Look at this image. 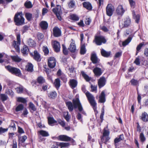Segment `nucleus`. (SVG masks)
Returning <instances> with one entry per match:
<instances>
[{
    "label": "nucleus",
    "mask_w": 148,
    "mask_h": 148,
    "mask_svg": "<svg viewBox=\"0 0 148 148\" xmlns=\"http://www.w3.org/2000/svg\"><path fill=\"white\" fill-rule=\"evenodd\" d=\"M73 105L71 101H67L66 103L70 112L72 111L74 108L76 109L78 108L79 112H81L83 114H86L85 112L83 110V107L78 98H77L75 99H73Z\"/></svg>",
    "instance_id": "1"
},
{
    "label": "nucleus",
    "mask_w": 148,
    "mask_h": 148,
    "mask_svg": "<svg viewBox=\"0 0 148 148\" xmlns=\"http://www.w3.org/2000/svg\"><path fill=\"white\" fill-rule=\"evenodd\" d=\"M15 24L17 26L22 25L25 24V18L22 12H17L14 17Z\"/></svg>",
    "instance_id": "2"
},
{
    "label": "nucleus",
    "mask_w": 148,
    "mask_h": 148,
    "mask_svg": "<svg viewBox=\"0 0 148 148\" xmlns=\"http://www.w3.org/2000/svg\"><path fill=\"white\" fill-rule=\"evenodd\" d=\"M85 94L89 103L92 107L95 112H97V103L93 96L88 91L85 92Z\"/></svg>",
    "instance_id": "3"
},
{
    "label": "nucleus",
    "mask_w": 148,
    "mask_h": 148,
    "mask_svg": "<svg viewBox=\"0 0 148 148\" xmlns=\"http://www.w3.org/2000/svg\"><path fill=\"white\" fill-rule=\"evenodd\" d=\"M5 68L12 74H15L19 77L21 76V73L20 70L18 69L13 67L10 65L5 66Z\"/></svg>",
    "instance_id": "4"
},
{
    "label": "nucleus",
    "mask_w": 148,
    "mask_h": 148,
    "mask_svg": "<svg viewBox=\"0 0 148 148\" xmlns=\"http://www.w3.org/2000/svg\"><path fill=\"white\" fill-rule=\"evenodd\" d=\"M93 41L95 42L97 45H100L102 43H105L106 42V40L103 36H96Z\"/></svg>",
    "instance_id": "5"
},
{
    "label": "nucleus",
    "mask_w": 148,
    "mask_h": 148,
    "mask_svg": "<svg viewBox=\"0 0 148 148\" xmlns=\"http://www.w3.org/2000/svg\"><path fill=\"white\" fill-rule=\"evenodd\" d=\"M131 24L130 18L129 16H127L124 19L123 23L120 24L119 26L121 28L127 27L130 26Z\"/></svg>",
    "instance_id": "6"
},
{
    "label": "nucleus",
    "mask_w": 148,
    "mask_h": 148,
    "mask_svg": "<svg viewBox=\"0 0 148 148\" xmlns=\"http://www.w3.org/2000/svg\"><path fill=\"white\" fill-rule=\"evenodd\" d=\"M17 41H14L13 45L16 49L17 51L19 52L20 49L19 46L21 44L20 35V34H18L17 36Z\"/></svg>",
    "instance_id": "7"
},
{
    "label": "nucleus",
    "mask_w": 148,
    "mask_h": 148,
    "mask_svg": "<svg viewBox=\"0 0 148 148\" xmlns=\"http://www.w3.org/2000/svg\"><path fill=\"white\" fill-rule=\"evenodd\" d=\"M56 61L54 57L50 58L48 60V65L50 68L55 67L56 65Z\"/></svg>",
    "instance_id": "8"
},
{
    "label": "nucleus",
    "mask_w": 148,
    "mask_h": 148,
    "mask_svg": "<svg viewBox=\"0 0 148 148\" xmlns=\"http://www.w3.org/2000/svg\"><path fill=\"white\" fill-rule=\"evenodd\" d=\"M109 134L110 132L107 127L106 128H104L103 129V136L101 138V140H102L103 137H105L106 138V141L110 139L109 137Z\"/></svg>",
    "instance_id": "9"
},
{
    "label": "nucleus",
    "mask_w": 148,
    "mask_h": 148,
    "mask_svg": "<svg viewBox=\"0 0 148 148\" xmlns=\"http://www.w3.org/2000/svg\"><path fill=\"white\" fill-rule=\"evenodd\" d=\"M106 80L104 77H101L98 81V84L99 88L103 87L106 84Z\"/></svg>",
    "instance_id": "10"
},
{
    "label": "nucleus",
    "mask_w": 148,
    "mask_h": 148,
    "mask_svg": "<svg viewBox=\"0 0 148 148\" xmlns=\"http://www.w3.org/2000/svg\"><path fill=\"white\" fill-rule=\"evenodd\" d=\"M53 35L56 37H58L61 35V31L57 27H55L53 29Z\"/></svg>",
    "instance_id": "11"
},
{
    "label": "nucleus",
    "mask_w": 148,
    "mask_h": 148,
    "mask_svg": "<svg viewBox=\"0 0 148 148\" xmlns=\"http://www.w3.org/2000/svg\"><path fill=\"white\" fill-rule=\"evenodd\" d=\"M30 54L32 55L34 59L37 61H39L41 60V58L40 55L36 51H34V54L31 53Z\"/></svg>",
    "instance_id": "12"
},
{
    "label": "nucleus",
    "mask_w": 148,
    "mask_h": 148,
    "mask_svg": "<svg viewBox=\"0 0 148 148\" xmlns=\"http://www.w3.org/2000/svg\"><path fill=\"white\" fill-rule=\"evenodd\" d=\"M53 48L56 52H58L60 51V46L59 42L57 41H54L53 42Z\"/></svg>",
    "instance_id": "13"
},
{
    "label": "nucleus",
    "mask_w": 148,
    "mask_h": 148,
    "mask_svg": "<svg viewBox=\"0 0 148 148\" xmlns=\"http://www.w3.org/2000/svg\"><path fill=\"white\" fill-rule=\"evenodd\" d=\"M98 102L100 103H104L106 101L105 94L104 91H103L99 96Z\"/></svg>",
    "instance_id": "14"
},
{
    "label": "nucleus",
    "mask_w": 148,
    "mask_h": 148,
    "mask_svg": "<svg viewBox=\"0 0 148 148\" xmlns=\"http://www.w3.org/2000/svg\"><path fill=\"white\" fill-rule=\"evenodd\" d=\"M93 71L96 76H99L102 73L101 69L100 68L98 67H96L94 68L93 70Z\"/></svg>",
    "instance_id": "15"
},
{
    "label": "nucleus",
    "mask_w": 148,
    "mask_h": 148,
    "mask_svg": "<svg viewBox=\"0 0 148 148\" xmlns=\"http://www.w3.org/2000/svg\"><path fill=\"white\" fill-rule=\"evenodd\" d=\"M59 138L60 140L64 141H67L71 140L70 137L64 135L59 136Z\"/></svg>",
    "instance_id": "16"
},
{
    "label": "nucleus",
    "mask_w": 148,
    "mask_h": 148,
    "mask_svg": "<svg viewBox=\"0 0 148 148\" xmlns=\"http://www.w3.org/2000/svg\"><path fill=\"white\" fill-rule=\"evenodd\" d=\"M72 40V42L70 44L69 49L71 52H74L76 50V46L74 42Z\"/></svg>",
    "instance_id": "17"
},
{
    "label": "nucleus",
    "mask_w": 148,
    "mask_h": 148,
    "mask_svg": "<svg viewBox=\"0 0 148 148\" xmlns=\"http://www.w3.org/2000/svg\"><path fill=\"white\" fill-rule=\"evenodd\" d=\"M82 5L83 7L86 9H92V5L89 2H84L83 3Z\"/></svg>",
    "instance_id": "18"
},
{
    "label": "nucleus",
    "mask_w": 148,
    "mask_h": 148,
    "mask_svg": "<svg viewBox=\"0 0 148 148\" xmlns=\"http://www.w3.org/2000/svg\"><path fill=\"white\" fill-rule=\"evenodd\" d=\"M132 15L133 18L135 20L136 23H138L140 19V15L138 14H136L134 11L132 12Z\"/></svg>",
    "instance_id": "19"
},
{
    "label": "nucleus",
    "mask_w": 148,
    "mask_h": 148,
    "mask_svg": "<svg viewBox=\"0 0 148 148\" xmlns=\"http://www.w3.org/2000/svg\"><path fill=\"white\" fill-rule=\"evenodd\" d=\"M69 84L71 87L72 89H73L77 86V82L75 79H71L69 82Z\"/></svg>",
    "instance_id": "20"
},
{
    "label": "nucleus",
    "mask_w": 148,
    "mask_h": 148,
    "mask_svg": "<svg viewBox=\"0 0 148 148\" xmlns=\"http://www.w3.org/2000/svg\"><path fill=\"white\" fill-rule=\"evenodd\" d=\"M101 52L102 56L105 57H108L111 53L110 51H107L103 49L101 50Z\"/></svg>",
    "instance_id": "21"
},
{
    "label": "nucleus",
    "mask_w": 148,
    "mask_h": 148,
    "mask_svg": "<svg viewBox=\"0 0 148 148\" xmlns=\"http://www.w3.org/2000/svg\"><path fill=\"white\" fill-rule=\"evenodd\" d=\"M61 10H53L54 13L56 15L58 19L60 21L61 20L62 18L60 15L62 12L60 11Z\"/></svg>",
    "instance_id": "22"
},
{
    "label": "nucleus",
    "mask_w": 148,
    "mask_h": 148,
    "mask_svg": "<svg viewBox=\"0 0 148 148\" xmlns=\"http://www.w3.org/2000/svg\"><path fill=\"white\" fill-rule=\"evenodd\" d=\"M91 59L93 63L95 64L98 62V59L95 54L93 53L92 54L91 56Z\"/></svg>",
    "instance_id": "23"
},
{
    "label": "nucleus",
    "mask_w": 148,
    "mask_h": 148,
    "mask_svg": "<svg viewBox=\"0 0 148 148\" xmlns=\"http://www.w3.org/2000/svg\"><path fill=\"white\" fill-rule=\"evenodd\" d=\"M41 27L43 29H46L48 27V24L45 21H42L40 23Z\"/></svg>",
    "instance_id": "24"
},
{
    "label": "nucleus",
    "mask_w": 148,
    "mask_h": 148,
    "mask_svg": "<svg viewBox=\"0 0 148 148\" xmlns=\"http://www.w3.org/2000/svg\"><path fill=\"white\" fill-rule=\"evenodd\" d=\"M33 66L30 63H27L26 66V69L29 72H32L33 71Z\"/></svg>",
    "instance_id": "25"
},
{
    "label": "nucleus",
    "mask_w": 148,
    "mask_h": 148,
    "mask_svg": "<svg viewBox=\"0 0 148 148\" xmlns=\"http://www.w3.org/2000/svg\"><path fill=\"white\" fill-rule=\"evenodd\" d=\"M27 44L31 47H35L36 46V43L31 38H29L27 41Z\"/></svg>",
    "instance_id": "26"
},
{
    "label": "nucleus",
    "mask_w": 148,
    "mask_h": 148,
    "mask_svg": "<svg viewBox=\"0 0 148 148\" xmlns=\"http://www.w3.org/2000/svg\"><path fill=\"white\" fill-rule=\"evenodd\" d=\"M141 119L144 122H147L148 121V115L145 112L142 113L141 115Z\"/></svg>",
    "instance_id": "27"
},
{
    "label": "nucleus",
    "mask_w": 148,
    "mask_h": 148,
    "mask_svg": "<svg viewBox=\"0 0 148 148\" xmlns=\"http://www.w3.org/2000/svg\"><path fill=\"white\" fill-rule=\"evenodd\" d=\"M11 58L12 60L16 62H19L22 60V59L17 55L12 56Z\"/></svg>",
    "instance_id": "28"
},
{
    "label": "nucleus",
    "mask_w": 148,
    "mask_h": 148,
    "mask_svg": "<svg viewBox=\"0 0 148 148\" xmlns=\"http://www.w3.org/2000/svg\"><path fill=\"white\" fill-rule=\"evenodd\" d=\"M124 139L123 135V134H121L120 135L119 137L116 138L114 140L115 143H117L121 140H123Z\"/></svg>",
    "instance_id": "29"
},
{
    "label": "nucleus",
    "mask_w": 148,
    "mask_h": 148,
    "mask_svg": "<svg viewBox=\"0 0 148 148\" xmlns=\"http://www.w3.org/2000/svg\"><path fill=\"white\" fill-rule=\"evenodd\" d=\"M38 133L42 136L44 137L48 136L49 135L47 131L44 130H40L38 132Z\"/></svg>",
    "instance_id": "30"
},
{
    "label": "nucleus",
    "mask_w": 148,
    "mask_h": 148,
    "mask_svg": "<svg viewBox=\"0 0 148 148\" xmlns=\"http://www.w3.org/2000/svg\"><path fill=\"white\" fill-rule=\"evenodd\" d=\"M81 73L82 76L86 81L88 82L91 80V77H89L84 71H82Z\"/></svg>",
    "instance_id": "31"
},
{
    "label": "nucleus",
    "mask_w": 148,
    "mask_h": 148,
    "mask_svg": "<svg viewBox=\"0 0 148 148\" xmlns=\"http://www.w3.org/2000/svg\"><path fill=\"white\" fill-rule=\"evenodd\" d=\"M24 5L27 8H30L33 7V5L31 2L29 1H27L25 2Z\"/></svg>",
    "instance_id": "32"
},
{
    "label": "nucleus",
    "mask_w": 148,
    "mask_h": 148,
    "mask_svg": "<svg viewBox=\"0 0 148 148\" xmlns=\"http://www.w3.org/2000/svg\"><path fill=\"white\" fill-rule=\"evenodd\" d=\"M25 16L26 19L28 21H31L33 17L32 14L29 13H26Z\"/></svg>",
    "instance_id": "33"
},
{
    "label": "nucleus",
    "mask_w": 148,
    "mask_h": 148,
    "mask_svg": "<svg viewBox=\"0 0 148 148\" xmlns=\"http://www.w3.org/2000/svg\"><path fill=\"white\" fill-rule=\"evenodd\" d=\"M16 92L18 93H23L24 90L23 86L21 85H19L16 88Z\"/></svg>",
    "instance_id": "34"
},
{
    "label": "nucleus",
    "mask_w": 148,
    "mask_h": 148,
    "mask_svg": "<svg viewBox=\"0 0 148 148\" xmlns=\"http://www.w3.org/2000/svg\"><path fill=\"white\" fill-rule=\"evenodd\" d=\"M29 51V49L27 47L26 45H24L21 51L23 54H28Z\"/></svg>",
    "instance_id": "35"
},
{
    "label": "nucleus",
    "mask_w": 148,
    "mask_h": 148,
    "mask_svg": "<svg viewBox=\"0 0 148 148\" xmlns=\"http://www.w3.org/2000/svg\"><path fill=\"white\" fill-rule=\"evenodd\" d=\"M131 84L132 85L134 86H138L139 82L138 81L134 79H132L130 82Z\"/></svg>",
    "instance_id": "36"
},
{
    "label": "nucleus",
    "mask_w": 148,
    "mask_h": 148,
    "mask_svg": "<svg viewBox=\"0 0 148 148\" xmlns=\"http://www.w3.org/2000/svg\"><path fill=\"white\" fill-rule=\"evenodd\" d=\"M55 86L56 88H58L60 86V80L59 79L57 78L55 79L54 83Z\"/></svg>",
    "instance_id": "37"
},
{
    "label": "nucleus",
    "mask_w": 148,
    "mask_h": 148,
    "mask_svg": "<svg viewBox=\"0 0 148 148\" xmlns=\"http://www.w3.org/2000/svg\"><path fill=\"white\" fill-rule=\"evenodd\" d=\"M71 19L74 21H78L79 18L78 16L76 15L73 14L70 16Z\"/></svg>",
    "instance_id": "38"
},
{
    "label": "nucleus",
    "mask_w": 148,
    "mask_h": 148,
    "mask_svg": "<svg viewBox=\"0 0 148 148\" xmlns=\"http://www.w3.org/2000/svg\"><path fill=\"white\" fill-rule=\"evenodd\" d=\"M68 4L69 7L70 8H73L75 5V1L73 0H70Z\"/></svg>",
    "instance_id": "39"
},
{
    "label": "nucleus",
    "mask_w": 148,
    "mask_h": 148,
    "mask_svg": "<svg viewBox=\"0 0 148 148\" xmlns=\"http://www.w3.org/2000/svg\"><path fill=\"white\" fill-rule=\"evenodd\" d=\"M48 123L49 125H51L52 124L57 122L53 117H50L48 118Z\"/></svg>",
    "instance_id": "40"
},
{
    "label": "nucleus",
    "mask_w": 148,
    "mask_h": 148,
    "mask_svg": "<svg viewBox=\"0 0 148 148\" xmlns=\"http://www.w3.org/2000/svg\"><path fill=\"white\" fill-rule=\"evenodd\" d=\"M56 96L57 93L55 91L50 92L49 95V97L52 99H54Z\"/></svg>",
    "instance_id": "41"
},
{
    "label": "nucleus",
    "mask_w": 148,
    "mask_h": 148,
    "mask_svg": "<svg viewBox=\"0 0 148 148\" xmlns=\"http://www.w3.org/2000/svg\"><path fill=\"white\" fill-rule=\"evenodd\" d=\"M132 39V38L130 37H129L127 40L123 42L122 45L123 46L127 45L131 41Z\"/></svg>",
    "instance_id": "42"
},
{
    "label": "nucleus",
    "mask_w": 148,
    "mask_h": 148,
    "mask_svg": "<svg viewBox=\"0 0 148 148\" xmlns=\"http://www.w3.org/2000/svg\"><path fill=\"white\" fill-rule=\"evenodd\" d=\"M143 45H144V42H142L139 44L137 46L136 48V55L137 54Z\"/></svg>",
    "instance_id": "43"
},
{
    "label": "nucleus",
    "mask_w": 148,
    "mask_h": 148,
    "mask_svg": "<svg viewBox=\"0 0 148 148\" xmlns=\"http://www.w3.org/2000/svg\"><path fill=\"white\" fill-rule=\"evenodd\" d=\"M86 52L85 46V44L82 45L80 49V53L81 54H84Z\"/></svg>",
    "instance_id": "44"
},
{
    "label": "nucleus",
    "mask_w": 148,
    "mask_h": 148,
    "mask_svg": "<svg viewBox=\"0 0 148 148\" xmlns=\"http://www.w3.org/2000/svg\"><path fill=\"white\" fill-rule=\"evenodd\" d=\"M23 108V106L22 104L18 105L16 108V111L17 112L22 110Z\"/></svg>",
    "instance_id": "45"
},
{
    "label": "nucleus",
    "mask_w": 148,
    "mask_h": 148,
    "mask_svg": "<svg viewBox=\"0 0 148 148\" xmlns=\"http://www.w3.org/2000/svg\"><path fill=\"white\" fill-rule=\"evenodd\" d=\"M17 101L18 102H21L23 103H25L26 102V99L23 98L19 97L17 98Z\"/></svg>",
    "instance_id": "46"
},
{
    "label": "nucleus",
    "mask_w": 148,
    "mask_h": 148,
    "mask_svg": "<svg viewBox=\"0 0 148 148\" xmlns=\"http://www.w3.org/2000/svg\"><path fill=\"white\" fill-rule=\"evenodd\" d=\"M117 14L119 16H122L124 13V10H116Z\"/></svg>",
    "instance_id": "47"
},
{
    "label": "nucleus",
    "mask_w": 148,
    "mask_h": 148,
    "mask_svg": "<svg viewBox=\"0 0 148 148\" xmlns=\"http://www.w3.org/2000/svg\"><path fill=\"white\" fill-rule=\"evenodd\" d=\"M27 139V137L26 136L24 135L22 137L19 138V140L20 142L21 143H24L26 139Z\"/></svg>",
    "instance_id": "48"
},
{
    "label": "nucleus",
    "mask_w": 148,
    "mask_h": 148,
    "mask_svg": "<svg viewBox=\"0 0 148 148\" xmlns=\"http://www.w3.org/2000/svg\"><path fill=\"white\" fill-rule=\"evenodd\" d=\"M29 108L32 110L33 111H35L36 110V108L35 106L32 103L30 102L29 103Z\"/></svg>",
    "instance_id": "49"
},
{
    "label": "nucleus",
    "mask_w": 148,
    "mask_h": 148,
    "mask_svg": "<svg viewBox=\"0 0 148 148\" xmlns=\"http://www.w3.org/2000/svg\"><path fill=\"white\" fill-rule=\"evenodd\" d=\"M61 148L66 147L68 146L69 145V144L67 143H61L59 144Z\"/></svg>",
    "instance_id": "50"
},
{
    "label": "nucleus",
    "mask_w": 148,
    "mask_h": 148,
    "mask_svg": "<svg viewBox=\"0 0 148 148\" xmlns=\"http://www.w3.org/2000/svg\"><path fill=\"white\" fill-rule=\"evenodd\" d=\"M37 81L38 82L40 83H42L45 82V79L42 77H38Z\"/></svg>",
    "instance_id": "51"
},
{
    "label": "nucleus",
    "mask_w": 148,
    "mask_h": 148,
    "mask_svg": "<svg viewBox=\"0 0 148 148\" xmlns=\"http://www.w3.org/2000/svg\"><path fill=\"white\" fill-rule=\"evenodd\" d=\"M64 116L65 119L68 121L69 119L70 116L68 114V112H64Z\"/></svg>",
    "instance_id": "52"
},
{
    "label": "nucleus",
    "mask_w": 148,
    "mask_h": 148,
    "mask_svg": "<svg viewBox=\"0 0 148 148\" xmlns=\"http://www.w3.org/2000/svg\"><path fill=\"white\" fill-rule=\"evenodd\" d=\"M43 51L46 55L48 54L49 53V50L47 47L44 46L43 48Z\"/></svg>",
    "instance_id": "53"
},
{
    "label": "nucleus",
    "mask_w": 148,
    "mask_h": 148,
    "mask_svg": "<svg viewBox=\"0 0 148 148\" xmlns=\"http://www.w3.org/2000/svg\"><path fill=\"white\" fill-rule=\"evenodd\" d=\"M140 138L141 142H144L145 140V138L143 133H141L140 135Z\"/></svg>",
    "instance_id": "54"
},
{
    "label": "nucleus",
    "mask_w": 148,
    "mask_h": 148,
    "mask_svg": "<svg viewBox=\"0 0 148 148\" xmlns=\"http://www.w3.org/2000/svg\"><path fill=\"white\" fill-rule=\"evenodd\" d=\"M63 52L64 55H66L68 54V51L66 49V47L64 45H62Z\"/></svg>",
    "instance_id": "55"
},
{
    "label": "nucleus",
    "mask_w": 148,
    "mask_h": 148,
    "mask_svg": "<svg viewBox=\"0 0 148 148\" xmlns=\"http://www.w3.org/2000/svg\"><path fill=\"white\" fill-rule=\"evenodd\" d=\"M106 14L109 16H111L113 13L114 10H106Z\"/></svg>",
    "instance_id": "56"
},
{
    "label": "nucleus",
    "mask_w": 148,
    "mask_h": 148,
    "mask_svg": "<svg viewBox=\"0 0 148 148\" xmlns=\"http://www.w3.org/2000/svg\"><path fill=\"white\" fill-rule=\"evenodd\" d=\"M58 123L62 127H64L65 126V122L64 121H62L60 119H58Z\"/></svg>",
    "instance_id": "57"
},
{
    "label": "nucleus",
    "mask_w": 148,
    "mask_h": 148,
    "mask_svg": "<svg viewBox=\"0 0 148 148\" xmlns=\"http://www.w3.org/2000/svg\"><path fill=\"white\" fill-rule=\"evenodd\" d=\"M8 128H3L2 127H0V134L5 133L8 130Z\"/></svg>",
    "instance_id": "58"
},
{
    "label": "nucleus",
    "mask_w": 148,
    "mask_h": 148,
    "mask_svg": "<svg viewBox=\"0 0 148 148\" xmlns=\"http://www.w3.org/2000/svg\"><path fill=\"white\" fill-rule=\"evenodd\" d=\"M1 99L3 101H5L7 99V96L5 94H1Z\"/></svg>",
    "instance_id": "59"
},
{
    "label": "nucleus",
    "mask_w": 148,
    "mask_h": 148,
    "mask_svg": "<svg viewBox=\"0 0 148 148\" xmlns=\"http://www.w3.org/2000/svg\"><path fill=\"white\" fill-rule=\"evenodd\" d=\"M6 93L7 94L11 96H13L14 95V92L11 89H8L6 90Z\"/></svg>",
    "instance_id": "60"
},
{
    "label": "nucleus",
    "mask_w": 148,
    "mask_h": 148,
    "mask_svg": "<svg viewBox=\"0 0 148 148\" xmlns=\"http://www.w3.org/2000/svg\"><path fill=\"white\" fill-rule=\"evenodd\" d=\"M114 7L111 4H109L107 6L106 9H114Z\"/></svg>",
    "instance_id": "61"
},
{
    "label": "nucleus",
    "mask_w": 148,
    "mask_h": 148,
    "mask_svg": "<svg viewBox=\"0 0 148 148\" xmlns=\"http://www.w3.org/2000/svg\"><path fill=\"white\" fill-rule=\"evenodd\" d=\"M91 22V19L90 18H88L86 19L85 21V24L87 25H89Z\"/></svg>",
    "instance_id": "62"
},
{
    "label": "nucleus",
    "mask_w": 148,
    "mask_h": 148,
    "mask_svg": "<svg viewBox=\"0 0 148 148\" xmlns=\"http://www.w3.org/2000/svg\"><path fill=\"white\" fill-rule=\"evenodd\" d=\"M131 7L134 6L135 5V2L133 0H128Z\"/></svg>",
    "instance_id": "63"
},
{
    "label": "nucleus",
    "mask_w": 148,
    "mask_h": 148,
    "mask_svg": "<svg viewBox=\"0 0 148 148\" xmlns=\"http://www.w3.org/2000/svg\"><path fill=\"white\" fill-rule=\"evenodd\" d=\"M134 63L137 65H139L140 64V60L138 58H137L135 60Z\"/></svg>",
    "instance_id": "64"
}]
</instances>
